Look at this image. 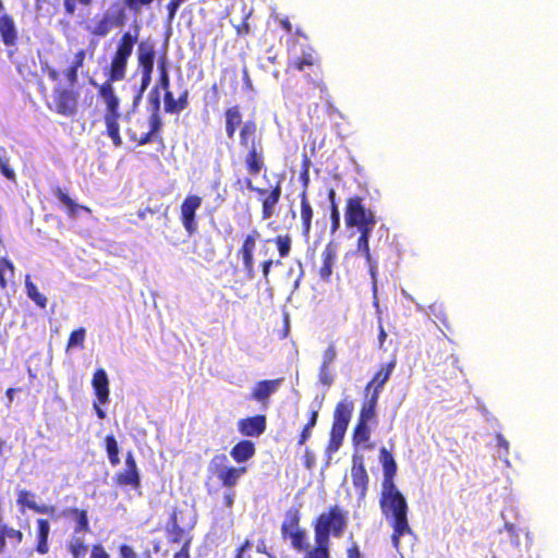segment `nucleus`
<instances>
[{
    "mask_svg": "<svg viewBox=\"0 0 558 558\" xmlns=\"http://www.w3.org/2000/svg\"><path fill=\"white\" fill-rule=\"evenodd\" d=\"M155 0H122V4L114 3L113 8L122 9L123 13H130L133 16L142 14L144 9H149ZM187 0H169L166 4L167 17L172 21L180 7Z\"/></svg>",
    "mask_w": 558,
    "mask_h": 558,
    "instance_id": "4468645a",
    "label": "nucleus"
},
{
    "mask_svg": "<svg viewBox=\"0 0 558 558\" xmlns=\"http://www.w3.org/2000/svg\"><path fill=\"white\" fill-rule=\"evenodd\" d=\"M5 535L8 539L13 541L15 544H21L24 539V534L21 530L10 526L5 523Z\"/></svg>",
    "mask_w": 558,
    "mask_h": 558,
    "instance_id": "6e6d98bb",
    "label": "nucleus"
},
{
    "mask_svg": "<svg viewBox=\"0 0 558 558\" xmlns=\"http://www.w3.org/2000/svg\"><path fill=\"white\" fill-rule=\"evenodd\" d=\"M202 205V197L196 194L187 195L180 205V221L189 234H194L197 229L196 211Z\"/></svg>",
    "mask_w": 558,
    "mask_h": 558,
    "instance_id": "2eb2a0df",
    "label": "nucleus"
},
{
    "mask_svg": "<svg viewBox=\"0 0 558 558\" xmlns=\"http://www.w3.org/2000/svg\"><path fill=\"white\" fill-rule=\"evenodd\" d=\"M287 66L288 70H294L298 72H303L305 68L316 66L319 71V77L314 78L310 75H306L305 78L308 84L319 90L322 100H324L326 104L331 102V95L329 89L322 78L323 71L320 69V57L312 46L304 48L300 57L289 60Z\"/></svg>",
    "mask_w": 558,
    "mask_h": 558,
    "instance_id": "423d86ee",
    "label": "nucleus"
},
{
    "mask_svg": "<svg viewBox=\"0 0 558 558\" xmlns=\"http://www.w3.org/2000/svg\"><path fill=\"white\" fill-rule=\"evenodd\" d=\"M157 70H158V86L163 89H170V75L168 71V60L167 53L163 51L159 54L157 60Z\"/></svg>",
    "mask_w": 558,
    "mask_h": 558,
    "instance_id": "4c0bfd02",
    "label": "nucleus"
},
{
    "mask_svg": "<svg viewBox=\"0 0 558 558\" xmlns=\"http://www.w3.org/2000/svg\"><path fill=\"white\" fill-rule=\"evenodd\" d=\"M113 481L118 486H130L134 489L140 488L141 475L132 451H129L125 456V469L122 472L117 473Z\"/></svg>",
    "mask_w": 558,
    "mask_h": 558,
    "instance_id": "f3484780",
    "label": "nucleus"
},
{
    "mask_svg": "<svg viewBox=\"0 0 558 558\" xmlns=\"http://www.w3.org/2000/svg\"><path fill=\"white\" fill-rule=\"evenodd\" d=\"M194 527V523L191 524L189 530L183 529L179 525H167L166 526V535L168 537V541L170 543H181L185 542L187 538H190V544L192 543V536L190 535V530Z\"/></svg>",
    "mask_w": 558,
    "mask_h": 558,
    "instance_id": "58836bf2",
    "label": "nucleus"
},
{
    "mask_svg": "<svg viewBox=\"0 0 558 558\" xmlns=\"http://www.w3.org/2000/svg\"><path fill=\"white\" fill-rule=\"evenodd\" d=\"M126 23V13L116 9L96 13L92 19L81 22L83 31L88 35V49L94 54L100 39L106 38L113 29L121 28Z\"/></svg>",
    "mask_w": 558,
    "mask_h": 558,
    "instance_id": "7ed1b4c3",
    "label": "nucleus"
},
{
    "mask_svg": "<svg viewBox=\"0 0 558 558\" xmlns=\"http://www.w3.org/2000/svg\"><path fill=\"white\" fill-rule=\"evenodd\" d=\"M173 558H190V538L184 542L181 549L173 555Z\"/></svg>",
    "mask_w": 558,
    "mask_h": 558,
    "instance_id": "338daca9",
    "label": "nucleus"
},
{
    "mask_svg": "<svg viewBox=\"0 0 558 558\" xmlns=\"http://www.w3.org/2000/svg\"><path fill=\"white\" fill-rule=\"evenodd\" d=\"M347 558H362L360 547L356 542H353L347 549Z\"/></svg>",
    "mask_w": 558,
    "mask_h": 558,
    "instance_id": "0e129e2a",
    "label": "nucleus"
},
{
    "mask_svg": "<svg viewBox=\"0 0 558 558\" xmlns=\"http://www.w3.org/2000/svg\"><path fill=\"white\" fill-rule=\"evenodd\" d=\"M301 505L289 508L280 526L281 538L289 539L290 545L296 551L307 548V533L301 527Z\"/></svg>",
    "mask_w": 558,
    "mask_h": 558,
    "instance_id": "0eeeda50",
    "label": "nucleus"
},
{
    "mask_svg": "<svg viewBox=\"0 0 558 558\" xmlns=\"http://www.w3.org/2000/svg\"><path fill=\"white\" fill-rule=\"evenodd\" d=\"M347 526L348 511L340 505H332L314 519V537L330 543V537H341Z\"/></svg>",
    "mask_w": 558,
    "mask_h": 558,
    "instance_id": "39448f33",
    "label": "nucleus"
},
{
    "mask_svg": "<svg viewBox=\"0 0 558 558\" xmlns=\"http://www.w3.org/2000/svg\"><path fill=\"white\" fill-rule=\"evenodd\" d=\"M238 430L245 437H259L267 427V418L265 414H256L240 418L236 423Z\"/></svg>",
    "mask_w": 558,
    "mask_h": 558,
    "instance_id": "aec40b11",
    "label": "nucleus"
},
{
    "mask_svg": "<svg viewBox=\"0 0 558 558\" xmlns=\"http://www.w3.org/2000/svg\"><path fill=\"white\" fill-rule=\"evenodd\" d=\"M351 478L354 488L361 499L365 498L368 490L369 477L364 465V458L361 454H353Z\"/></svg>",
    "mask_w": 558,
    "mask_h": 558,
    "instance_id": "6ab92c4d",
    "label": "nucleus"
},
{
    "mask_svg": "<svg viewBox=\"0 0 558 558\" xmlns=\"http://www.w3.org/2000/svg\"><path fill=\"white\" fill-rule=\"evenodd\" d=\"M78 70L77 68L69 64L63 71V75L69 83V86L74 87L78 81Z\"/></svg>",
    "mask_w": 558,
    "mask_h": 558,
    "instance_id": "4d7b16f0",
    "label": "nucleus"
},
{
    "mask_svg": "<svg viewBox=\"0 0 558 558\" xmlns=\"http://www.w3.org/2000/svg\"><path fill=\"white\" fill-rule=\"evenodd\" d=\"M187 106H189V90L184 89L180 94L179 98L177 99L178 113L185 110L187 108Z\"/></svg>",
    "mask_w": 558,
    "mask_h": 558,
    "instance_id": "680f3d73",
    "label": "nucleus"
},
{
    "mask_svg": "<svg viewBox=\"0 0 558 558\" xmlns=\"http://www.w3.org/2000/svg\"><path fill=\"white\" fill-rule=\"evenodd\" d=\"M51 526L48 519L38 518L35 526V545L34 551L40 556H45L50 550V537Z\"/></svg>",
    "mask_w": 558,
    "mask_h": 558,
    "instance_id": "4be33fe9",
    "label": "nucleus"
},
{
    "mask_svg": "<svg viewBox=\"0 0 558 558\" xmlns=\"http://www.w3.org/2000/svg\"><path fill=\"white\" fill-rule=\"evenodd\" d=\"M337 253L338 246L332 241L328 242L322 252V265L318 268V275L325 282H329L331 279L333 265L337 260Z\"/></svg>",
    "mask_w": 558,
    "mask_h": 558,
    "instance_id": "5701e85b",
    "label": "nucleus"
},
{
    "mask_svg": "<svg viewBox=\"0 0 558 558\" xmlns=\"http://www.w3.org/2000/svg\"><path fill=\"white\" fill-rule=\"evenodd\" d=\"M281 259H272V258H265L259 264V268L263 275V278L268 281V277L270 275L271 268L274 266H281Z\"/></svg>",
    "mask_w": 558,
    "mask_h": 558,
    "instance_id": "5fc2aeb1",
    "label": "nucleus"
},
{
    "mask_svg": "<svg viewBox=\"0 0 558 558\" xmlns=\"http://www.w3.org/2000/svg\"><path fill=\"white\" fill-rule=\"evenodd\" d=\"M119 557L120 558H137V555L130 545L122 544L119 547Z\"/></svg>",
    "mask_w": 558,
    "mask_h": 558,
    "instance_id": "e2e57ef3",
    "label": "nucleus"
},
{
    "mask_svg": "<svg viewBox=\"0 0 558 558\" xmlns=\"http://www.w3.org/2000/svg\"><path fill=\"white\" fill-rule=\"evenodd\" d=\"M138 38V31L131 33L123 32L116 44V48L110 56V61L102 68L105 81L98 86V95L106 104V112L104 122L106 125V134L111 138L116 147L122 145L120 135V112L119 98L116 95L113 83L121 82L126 76L130 59L133 54L135 43Z\"/></svg>",
    "mask_w": 558,
    "mask_h": 558,
    "instance_id": "f257e3e1",
    "label": "nucleus"
},
{
    "mask_svg": "<svg viewBox=\"0 0 558 558\" xmlns=\"http://www.w3.org/2000/svg\"><path fill=\"white\" fill-rule=\"evenodd\" d=\"M344 222L347 228L375 227V213L365 206L360 195L350 196L345 202Z\"/></svg>",
    "mask_w": 558,
    "mask_h": 558,
    "instance_id": "1a4fd4ad",
    "label": "nucleus"
},
{
    "mask_svg": "<svg viewBox=\"0 0 558 558\" xmlns=\"http://www.w3.org/2000/svg\"><path fill=\"white\" fill-rule=\"evenodd\" d=\"M60 515L64 519H72L74 521V534L90 532L88 512L86 509L69 507L64 508Z\"/></svg>",
    "mask_w": 558,
    "mask_h": 558,
    "instance_id": "393cba45",
    "label": "nucleus"
},
{
    "mask_svg": "<svg viewBox=\"0 0 558 558\" xmlns=\"http://www.w3.org/2000/svg\"><path fill=\"white\" fill-rule=\"evenodd\" d=\"M167 210H168V207L167 206L163 207L162 204L155 206V207L147 206L146 208H144L137 213V217L141 220H146L148 218V216L157 215L158 219H160L161 217H165L167 215Z\"/></svg>",
    "mask_w": 558,
    "mask_h": 558,
    "instance_id": "8fccbe9b",
    "label": "nucleus"
},
{
    "mask_svg": "<svg viewBox=\"0 0 558 558\" xmlns=\"http://www.w3.org/2000/svg\"><path fill=\"white\" fill-rule=\"evenodd\" d=\"M66 550L70 553L72 558H85L88 553V545L77 534H74L66 542Z\"/></svg>",
    "mask_w": 558,
    "mask_h": 558,
    "instance_id": "ea45409f",
    "label": "nucleus"
},
{
    "mask_svg": "<svg viewBox=\"0 0 558 558\" xmlns=\"http://www.w3.org/2000/svg\"><path fill=\"white\" fill-rule=\"evenodd\" d=\"M397 365L396 359H392L385 365H381L376 374L373 376L372 380L366 385L365 390L368 391L373 387L372 393H379L384 387V385L389 380L395 367Z\"/></svg>",
    "mask_w": 558,
    "mask_h": 558,
    "instance_id": "c756f323",
    "label": "nucleus"
},
{
    "mask_svg": "<svg viewBox=\"0 0 558 558\" xmlns=\"http://www.w3.org/2000/svg\"><path fill=\"white\" fill-rule=\"evenodd\" d=\"M274 243L278 250L279 259L287 258L292 251V236L289 233H280L277 234L272 239H264L262 241L259 254L263 256H268L269 254V243Z\"/></svg>",
    "mask_w": 558,
    "mask_h": 558,
    "instance_id": "b1692460",
    "label": "nucleus"
},
{
    "mask_svg": "<svg viewBox=\"0 0 558 558\" xmlns=\"http://www.w3.org/2000/svg\"><path fill=\"white\" fill-rule=\"evenodd\" d=\"M136 123L140 128H144L146 124L148 126V131L141 134H137L131 129L129 130L130 140L137 146H143L151 142H162L161 130L163 124L159 114V99L157 97L155 99L154 111L148 117L147 121L137 120Z\"/></svg>",
    "mask_w": 558,
    "mask_h": 558,
    "instance_id": "9d476101",
    "label": "nucleus"
},
{
    "mask_svg": "<svg viewBox=\"0 0 558 558\" xmlns=\"http://www.w3.org/2000/svg\"><path fill=\"white\" fill-rule=\"evenodd\" d=\"M92 386L98 403L106 404L109 401V380L104 368H98L93 375Z\"/></svg>",
    "mask_w": 558,
    "mask_h": 558,
    "instance_id": "2f4dec72",
    "label": "nucleus"
},
{
    "mask_svg": "<svg viewBox=\"0 0 558 558\" xmlns=\"http://www.w3.org/2000/svg\"><path fill=\"white\" fill-rule=\"evenodd\" d=\"M0 39L8 46H14L17 41V29L14 20L9 14L0 16Z\"/></svg>",
    "mask_w": 558,
    "mask_h": 558,
    "instance_id": "473e14b6",
    "label": "nucleus"
},
{
    "mask_svg": "<svg viewBox=\"0 0 558 558\" xmlns=\"http://www.w3.org/2000/svg\"><path fill=\"white\" fill-rule=\"evenodd\" d=\"M379 461L384 474L379 507L383 515L392 529L391 543L393 547L398 549L400 538L412 533L408 520L409 506L407 498L395 483L398 466L393 454L387 448L383 447L379 450Z\"/></svg>",
    "mask_w": 558,
    "mask_h": 558,
    "instance_id": "f03ea898",
    "label": "nucleus"
},
{
    "mask_svg": "<svg viewBox=\"0 0 558 558\" xmlns=\"http://www.w3.org/2000/svg\"><path fill=\"white\" fill-rule=\"evenodd\" d=\"M136 44V65L141 75L137 98H141L151 83L154 65L159 56L154 41L145 39Z\"/></svg>",
    "mask_w": 558,
    "mask_h": 558,
    "instance_id": "6e6552de",
    "label": "nucleus"
},
{
    "mask_svg": "<svg viewBox=\"0 0 558 558\" xmlns=\"http://www.w3.org/2000/svg\"><path fill=\"white\" fill-rule=\"evenodd\" d=\"M374 228L375 227L367 226V227H359L355 229L360 232V235L356 241V252L361 253L364 256L366 264L368 266V272L373 280L374 291H376V289H377V280H376L377 262L373 258V256L371 254V248L368 245L369 236H371V233L374 230Z\"/></svg>",
    "mask_w": 558,
    "mask_h": 558,
    "instance_id": "dca6fc26",
    "label": "nucleus"
},
{
    "mask_svg": "<svg viewBox=\"0 0 558 558\" xmlns=\"http://www.w3.org/2000/svg\"><path fill=\"white\" fill-rule=\"evenodd\" d=\"M228 457L225 453L215 454L209 462V471L220 484L228 488L236 486L240 477L246 473L245 466L227 465Z\"/></svg>",
    "mask_w": 558,
    "mask_h": 558,
    "instance_id": "9b49d317",
    "label": "nucleus"
},
{
    "mask_svg": "<svg viewBox=\"0 0 558 558\" xmlns=\"http://www.w3.org/2000/svg\"><path fill=\"white\" fill-rule=\"evenodd\" d=\"M260 239V232L254 228L244 235L242 244L236 251V257L242 262V269L245 277L252 280L255 277V257L254 252L257 241Z\"/></svg>",
    "mask_w": 558,
    "mask_h": 558,
    "instance_id": "ddd939ff",
    "label": "nucleus"
},
{
    "mask_svg": "<svg viewBox=\"0 0 558 558\" xmlns=\"http://www.w3.org/2000/svg\"><path fill=\"white\" fill-rule=\"evenodd\" d=\"M255 452L254 442L248 439H242L231 448L230 456L236 463H243L252 459Z\"/></svg>",
    "mask_w": 558,
    "mask_h": 558,
    "instance_id": "72a5a7b5",
    "label": "nucleus"
},
{
    "mask_svg": "<svg viewBox=\"0 0 558 558\" xmlns=\"http://www.w3.org/2000/svg\"><path fill=\"white\" fill-rule=\"evenodd\" d=\"M314 546L303 550V558H330V543L314 537Z\"/></svg>",
    "mask_w": 558,
    "mask_h": 558,
    "instance_id": "e433bc0d",
    "label": "nucleus"
},
{
    "mask_svg": "<svg viewBox=\"0 0 558 558\" xmlns=\"http://www.w3.org/2000/svg\"><path fill=\"white\" fill-rule=\"evenodd\" d=\"M331 232H336L340 228V213L338 205L330 206Z\"/></svg>",
    "mask_w": 558,
    "mask_h": 558,
    "instance_id": "13d9d810",
    "label": "nucleus"
},
{
    "mask_svg": "<svg viewBox=\"0 0 558 558\" xmlns=\"http://www.w3.org/2000/svg\"><path fill=\"white\" fill-rule=\"evenodd\" d=\"M244 184L247 190L258 195L262 205V219L267 220L275 215L276 207L280 202L282 187L280 182H276L270 189H264L254 185L252 179L246 178Z\"/></svg>",
    "mask_w": 558,
    "mask_h": 558,
    "instance_id": "f8f14e48",
    "label": "nucleus"
},
{
    "mask_svg": "<svg viewBox=\"0 0 558 558\" xmlns=\"http://www.w3.org/2000/svg\"><path fill=\"white\" fill-rule=\"evenodd\" d=\"M377 401V393H372V396L363 402L360 409L357 422L367 424L368 422L375 421Z\"/></svg>",
    "mask_w": 558,
    "mask_h": 558,
    "instance_id": "c9c22d12",
    "label": "nucleus"
},
{
    "mask_svg": "<svg viewBox=\"0 0 558 558\" xmlns=\"http://www.w3.org/2000/svg\"><path fill=\"white\" fill-rule=\"evenodd\" d=\"M0 173L10 182L16 183V173L10 166V157L7 149L0 146Z\"/></svg>",
    "mask_w": 558,
    "mask_h": 558,
    "instance_id": "37998d69",
    "label": "nucleus"
},
{
    "mask_svg": "<svg viewBox=\"0 0 558 558\" xmlns=\"http://www.w3.org/2000/svg\"><path fill=\"white\" fill-rule=\"evenodd\" d=\"M105 448L108 454L109 462L112 466L120 463V449L114 435L110 434L105 437Z\"/></svg>",
    "mask_w": 558,
    "mask_h": 558,
    "instance_id": "79ce46f5",
    "label": "nucleus"
},
{
    "mask_svg": "<svg viewBox=\"0 0 558 558\" xmlns=\"http://www.w3.org/2000/svg\"><path fill=\"white\" fill-rule=\"evenodd\" d=\"M225 131L228 140H233L236 131H240L243 124V116L239 105H234L225 109Z\"/></svg>",
    "mask_w": 558,
    "mask_h": 558,
    "instance_id": "cd10ccee",
    "label": "nucleus"
},
{
    "mask_svg": "<svg viewBox=\"0 0 558 558\" xmlns=\"http://www.w3.org/2000/svg\"><path fill=\"white\" fill-rule=\"evenodd\" d=\"M336 355H337L336 348L331 343L328 345V348L323 353V362L320 365V372L323 374L329 373L330 366L333 363V361L336 360Z\"/></svg>",
    "mask_w": 558,
    "mask_h": 558,
    "instance_id": "09e8293b",
    "label": "nucleus"
},
{
    "mask_svg": "<svg viewBox=\"0 0 558 558\" xmlns=\"http://www.w3.org/2000/svg\"><path fill=\"white\" fill-rule=\"evenodd\" d=\"M354 405L350 400H343L337 403L333 411L332 426L348 428Z\"/></svg>",
    "mask_w": 558,
    "mask_h": 558,
    "instance_id": "f704fd0d",
    "label": "nucleus"
},
{
    "mask_svg": "<svg viewBox=\"0 0 558 558\" xmlns=\"http://www.w3.org/2000/svg\"><path fill=\"white\" fill-rule=\"evenodd\" d=\"M243 160L246 171L253 177L258 175L265 167V155L263 146L247 148Z\"/></svg>",
    "mask_w": 558,
    "mask_h": 558,
    "instance_id": "c85d7f7f",
    "label": "nucleus"
},
{
    "mask_svg": "<svg viewBox=\"0 0 558 558\" xmlns=\"http://www.w3.org/2000/svg\"><path fill=\"white\" fill-rule=\"evenodd\" d=\"M371 438V429L367 424L357 422L353 428L352 442L354 446L363 445L365 448L371 447L366 445Z\"/></svg>",
    "mask_w": 558,
    "mask_h": 558,
    "instance_id": "a19ab883",
    "label": "nucleus"
},
{
    "mask_svg": "<svg viewBox=\"0 0 558 558\" xmlns=\"http://www.w3.org/2000/svg\"><path fill=\"white\" fill-rule=\"evenodd\" d=\"M89 558H110V556L102 545L95 544L92 546Z\"/></svg>",
    "mask_w": 558,
    "mask_h": 558,
    "instance_id": "052dcab7",
    "label": "nucleus"
},
{
    "mask_svg": "<svg viewBox=\"0 0 558 558\" xmlns=\"http://www.w3.org/2000/svg\"><path fill=\"white\" fill-rule=\"evenodd\" d=\"M496 440L498 449L502 450L504 454L507 456L509 453L508 440L501 434H497Z\"/></svg>",
    "mask_w": 558,
    "mask_h": 558,
    "instance_id": "69168bd1",
    "label": "nucleus"
},
{
    "mask_svg": "<svg viewBox=\"0 0 558 558\" xmlns=\"http://www.w3.org/2000/svg\"><path fill=\"white\" fill-rule=\"evenodd\" d=\"M163 110L166 113L178 114L177 99H174V96L170 89L165 90Z\"/></svg>",
    "mask_w": 558,
    "mask_h": 558,
    "instance_id": "864d4df0",
    "label": "nucleus"
},
{
    "mask_svg": "<svg viewBox=\"0 0 558 558\" xmlns=\"http://www.w3.org/2000/svg\"><path fill=\"white\" fill-rule=\"evenodd\" d=\"M25 288L27 296L34 301L38 307L46 308L48 302L47 298L38 291L36 284L31 281L28 277L25 280Z\"/></svg>",
    "mask_w": 558,
    "mask_h": 558,
    "instance_id": "c03bdc74",
    "label": "nucleus"
},
{
    "mask_svg": "<svg viewBox=\"0 0 558 558\" xmlns=\"http://www.w3.org/2000/svg\"><path fill=\"white\" fill-rule=\"evenodd\" d=\"M52 194L54 195V197L58 198L60 203H62L65 206V214L69 218H76L81 211H84L88 215L92 214V209L89 207L76 203L73 198L69 196L64 189L56 186L52 190Z\"/></svg>",
    "mask_w": 558,
    "mask_h": 558,
    "instance_id": "bb28decb",
    "label": "nucleus"
},
{
    "mask_svg": "<svg viewBox=\"0 0 558 558\" xmlns=\"http://www.w3.org/2000/svg\"><path fill=\"white\" fill-rule=\"evenodd\" d=\"M95 0H63V9L66 15H74L77 7H90Z\"/></svg>",
    "mask_w": 558,
    "mask_h": 558,
    "instance_id": "603ef678",
    "label": "nucleus"
},
{
    "mask_svg": "<svg viewBox=\"0 0 558 558\" xmlns=\"http://www.w3.org/2000/svg\"><path fill=\"white\" fill-rule=\"evenodd\" d=\"M16 504L21 508H27L39 514L52 515L56 511L54 506L39 505L35 501V494L27 490L21 489L17 492Z\"/></svg>",
    "mask_w": 558,
    "mask_h": 558,
    "instance_id": "a878e982",
    "label": "nucleus"
},
{
    "mask_svg": "<svg viewBox=\"0 0 558 558\" xmlns=\"http://www.w3.org/2000/svg\"><path fill=\"white\" fill-rule=\"evenodd\" d=\"M86 337V329L84 327H80L75 330H73L68 339L66 342V351L73 349V348H84Z\"/></svg>",
    "mask_w": 558,
    "mask_h": 558,
    "instance_id": "49530a36",
    "label": "nucleus"
},
{
    "mask_svg": "<svg viewBox=\"0 0 558 558\" xmlns=\"http://www.w3.org/2000/svg\"><path fill=\"white\" fill-rule=\"evenodd\" d=\"M281 383L282 378L257 381L251 391L250 399L259 402L264 409H267L270 396L277 391Z\"/></svg>",
    "mask_w": 558,
    "mask_h": 558,
    "instance_id": "412c9836",
    "label": "nucleus"
},
{
    "mask_svg": "<svg viewBox=\"0 0 558 558\" xmlns=\"http://www.w3.org/2000/svg\"><path fill=\"white\" fill-rule=\"evenodd\" d=\"M239 145L243 149L263 146V132L255 119H248L241 125Z\"/></svg>",
    "mask_w": 558,
    "mask_h": 558,
    "instance_id": "a211bd4d",
    "label": "nucleus"
},
{
    "mask_svg": "<svg viewBox=\"0 0 558 558\" xmlns=\"http://www.w3.org/2000/svg\"><path fill=\"white\" fill-rule=\"evenodd\" d=\"M86 59V50L85 49H78L73 57L72 62L70 63L72 66L81 69L85 64Z\"/></svg>",
    "mask_w": 558,
    "mask_h": 558,
    "instance_id": "bf43d9fd",
    "label": "nucleus"
},
{
    "mask_svg": "<svg viewBox=\"0 0 558 558\" xmlns=\"http://www.w3.org/2000/svg\"><path fill=\"white\" fill-rule=\"evenodd\" d=\"M14 275V265L7 257L0 258V289L5 290L8 288V279Z\"/></svg>",
    "mask_w": 558,
    "mask_h": 558,
    "instance_id": "a18cd8bd",
    "label": "nucleus"
},
{
    "mask_svg": "<svg viewBox=\"0 0 558 558\" xmlns=\"http://www.w3.org/2000/svg\"><path fill=\"white\" fill-rule=\"evenodd\" d=\"M38 89L50 111L65 118H73L77 114L80 108V92L76 88L57 83L52 89L51 100L47 99L48 88L43 82L38 83Z\"/></svg>",
    "mask_w": 558,
    "mask_h": 558,
    "instance_id": "20e7f679",
    "label": "nucleus"
},
{
    "mask_svg": "<svg viewBox=\"0 0 558 558\" xmlns=\"http://www.w3.org/2000/svg\"><path fill=\"white\" fill-rule=\"evenodd\" d=\"M235 31H236V35L238 36H242V37H245L250 34L251 32V28H250V24L246 20L242 21L236 27H235Z\"/></svg>",
    "mask_w": 558,
    "mask_h": 558,
    "instance_id": "774afa93",
    "label": "nucleus"
},
{
    "mask_svg": "<svg viewBox=\"0 0 558 558\" xmlns=\"http://www.w3.org/2000/svg\"><path fill=\"white\" fill-rule=\"evenodd\" d=\"M430 313L442 324L445 328L448 330H451V326L449 324V317L446 313V310L442 307L441 304H432L429 305Z\"/></svg>",
    "mask_w": 558,
    "mask_h": 558,
    "instance_id": "3c124183",
    "label": "nucleus"
},
{
    "mask_svg": "<svg viewBox=\"0 0 558 558\" xmlns=\"http://www.w3.org/2000/svg\"><path fill=\"white\" fill-rule=\"evenodd\" d=\"M347 429L342 427H336L331 425L330 429V438L328 444V449L330 451H337L341 446L343 437L345 435Z\"/></svg>",
    "mask_w": 558,
    "mask_h": 558,
    "instance_id": "de8ad7c7",
    "label": "nucleus"
},
{
    "mask_svg": "<svg viewBox=\"0 0 558 558\" xmlns=\"http://www.w3.org/2000/svg\"><path fill=\"white\" fill-rule=\"evenodd\" d=\"M299 197L302 235L305 239H308L312 231V220L314 216V210L308 201L307 193L301 192Z\"/></svg>",
    "mask_w": 558,
    "mask_h": 558,
    "instance_id": "7c9ffc66",
    "label": "nucleus"
}]
</instances>
